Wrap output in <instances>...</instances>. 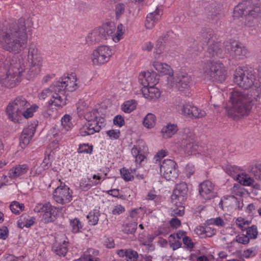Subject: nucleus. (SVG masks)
<instances>
[{"label": "nucleus", "mask_w": 261, "mask_h": 261, "mask_svg": "<svg viewBox=\"0 0 261 261\" xmlns=\"http://www.w3.org/2000/svg\"><path fill=\"white\" fill-rule=\"evenodd\" d=\"M138 258V253L137 251L132 249H127L125 260L126 261H137Z\"/></svg>", "instance_id": "obj_45"}, {"label": "nucleus", "mask_w": 261, "mask_h": 261, "mask_svg": "<svg viewBox=\"0 0 261 261\" xmlns=\"http://www.w3.org/2000/svg\"><path fill=\"white\" fill-rule=\"evenodd\" d=\"M24 18L5 26L0 32V43L10 53L18 54L27 47L28 36Z\"/></svg>", "instance_id": "obj_1"}, {"label": "nucleus", "mask_w": 261, "mask_h": 261, "mask_svg": "<svg viewBox=\"0 0 261 261\" xmlns=\"http://www.w3.org/2000/svg\"><path fill=\"white\" fill-rule=\"evenodd\" d=\"M170 224L172 227L177 228L181 225V222L176 217H173L170 220Z\"/></svg>", "instance_id": "obj_64"}, {"label": "nucleus", "mask_w": 261, "mask_h": 261, "mask_svg": "<svg viewBox=\"0 0 261 261\" xmlns=\"http://www.w3.org/2000/svg\"><path fill=\"white\" fill-rule=\"evenodd\" d=\"M113 54V51L109 47L102 45L93 51L91 59L94 64L101 65L108 62Z\"/></svg>", "instance_id": "obj_11"}, {"label": "nucleus", "mask_w": 261, "mask_h": 261, "mask_svg": "<svg viewBox=\"0 0 261 261\" xmlns=\"http://www.w3.org/2000/svg\"><path fill=\"white\" fill-rule=\"evenodd\" d=\"M231 106L228 108V116L239 119L247 116L253 106V96L248 91H233L230 96Z\"/></svg>", "instance_id": "obj_2"}, {"label": "nucleus", "mask_w": 261, "mask_h": 261, "mask_svg": "<svg viewBox=\"0 0 261 261\" xmlns=\"http://www.w3.org/2000/svg\"><path fill=\"white\" fill-rule=\"evenodd\" d=\"M93 151V146L88 143L80 144L77 152L80 153H86L91 154Z\"/></svg>", "instance_id": "obj_44"}, {"label": "nucleus", "mask_w": 261, "mask_h": 261, "mask_svg": "<svg viewBox=\"0 0 261 261\" xmlns=\"http://www.w3.org/2000/svg\"><path fill=\"white\" fill-rule=\"evenodd\" d=\"M195 140L194 135L191 132H187L183 135L181 144L187 149L191 148L193 146V142Z\"/></svg>", "instance_id": "obj_31"}, {"label": "nucleus", "mask_w": 261, "mask_h": 261, "mask_svg": "<svg viewBox=\"0 0 261 261\" xmlns=\"http://www.w3.org/2000/svg\"><path fill=\"white\" fill-rule=\"evenodd\" d=\"M105 125V119L103 118L98 117L93 122L86 123L80 129L79 136L85 137L99 132L101 128Z\"/></svg>", "instance_id": "obj_13"}, {"label": "nucleus", "mask_w": 261, "mask_h": 261, "mask_svg": "<svg viewBox=\"0 0 261 261\" xmlns=\"http://www.w3.org/2000/svg\"><path fill=\"white\" fill-rule=\"evenodd\" d=\"M138 223L136 222H132L124 225L123 231L127 234H134L137 228Z\"/></svg>", "instance_id": "obj_41"}, {"label": "nucleus", "mask_w": 261, "mask_h": 261, "mask_svg": "<svg viewBox=\"0 0 261 261\" xmlns=\"http://www.w3.org/2000/svg\"><path fill=\"white\" fill-rule=\"evenodd\" d=\"M68 242L63 241L62 243L56 242L52 246V250L57 255L59 256H64L68 251Z\"/></svg>", "instance_id": "obj_28"}, {"label": "nucleus", "mask_w": 261, "mask_h": 261, "mask_svg": "<svg viewBox=\"0 0 261 261\" xmlns=\"http://www.w3.org/2000/svg\"><path fill=\"white\" fill-rule=\"evenodd\" d=\"M142 92L144 96L150 100H154L159 98L161 95L160 90L154 86L143 87Z\"/></svg>", "instance_id": "obj_24"}, {"label": "nucleus", "mask_w": 261, "mask_h": 261, "mask_svg": "<svg viewBox=\"0 0 261 261\" xmlns=\"http://www.w3.org/2000/svg\"><path fill=\"white\" fill-rule=\"evenodd\" d=\"M98 253V251L90 248L81 257V259L82 261H99V258L94 255H97Z\"/></svg>", "instance_id": "obj_33"}, {"label": "nucleus", "mask_w": 261, "mask_h": 261, "mask_svg": "<svg viewBox=\"0 0 261 261\" xmlns=\"http://www.w3.org/2000/svg\"><path fill=\"white\" fill-rule=\"evenodd\" d=\"M10 208L13 213L18 214L19 202L15 201L12 202L10 205Z\"/></svg>", "instance_id": "obj_63"}, {"label": "nucleus", "mask_w": 261, "mask_h": 261, "mask_svg": "<svg viewBox=\"0 0 261 261\" xmlns=\"http://www.w3.org/2000/svg\"><path fill=\"white\" fill-rule=\"evenodd\" d=\"M120 174L125 181H131L134 179V176L125 168H123L120 170Z\"/></svg>", "instance_id": "obj_51"}, {"label": "nucleus", "mask_w": 261, "mask_h": 261, "mask_svg": "<svg viewBox=\"0 0 261 261\" xmlns=\"http://www.w3.org/2000/svg\"><path fill=\"white\" fill-rule=\"evenodd\" d=\"M137 106V103L135 100L126 101L121 106L122 110L126 113H130L134 111Z\"/></svg>", "instance_id": "obj_37"}, {"label": "nucleus", "mask_w": 261, "mask_h": 261, "mask_svg": "<svg viewBox=\"0 0 261 261\" xmlns=\"http://www.w3.org/2000/svg\"><path fill=\"white\" fill-rule=\"evenodd\" d=\"M206 223L208 225H215L218 226H223L224 224L223 220L220 217L211 218L206 220Z\"/></svg>", "instance_id": "obj_49"}, {"label": "nucleus", "mask_w": 261, "mask_h": 261, "mask_svg": "<svg viewBox=\"0 0 261 261\" xmlns=\"http://www.w3.org/2000/svg\"><path fill=\"white\" fill-rule=\"evenodd\" d=\"M69 82L71 83L67 76L60 78L58 81L50 86L49 88L53 94L48 102V106H55L60 109L66 105L65 93L67 87L69 86Z\"/></svg>", "instance_id": "obj_3"}, {"label": "nucleus", "mask_w": 261, "mask_h": 261, "mask_svg": "<svg viewBox=\"0 0 261 261\" xmlns=\"http://www.w3.org/2000/svg\"><path fill=\"white\" fill-rule=\"evenodd\" d=\"M9 230L6 226L0 228V239L6 240L8 236Z\"/></svg>", "instance_id": "obj_62"}, {"label": "nucleus", "mask_w": 261, "mask_h": 261, "mask_svg": "<svg viewBox=\"0 0 261 261\" xmlns=\"http://www.w3.org/2000/svg\"><path fill=\"white\" fill-rule=\"evenodd\" d=\"M166 37H161L156 41V43L155 47V51H154V56L155 59H159L160 55L163 52L164 50V44L163 43L164 38Z\"/></svg>", "instance_id": "obj_38"}, {"label": "nucleus", "mask_w": 261, "mask_h": 261, "mask_svg": "<svg viewBox=\"0 0 261 261\" xmlns=\"http://www.w3.org/2000/svg\"><path fill=\"white\" fill-rule=\"evenodd\" d=\"M156 117L154 115L148 113L143 120L144 126L147 128H152L155 124Z\"/></svg>", "instance_id": "obj_40"}, {"label": "nucleus", "mask_w": 261, "mask_h": 261, "mask_svg": "<svg viewBox=\"0 0 261 261\" xmlns=\"http://www.w3.org/2000/svg\"><path fill=\"white\" fill-rule=\"evenodd\" d=\"M106 134L112 140L118 139L120 135V132L118 129H111L106 132Z\"/></svg>", "instance_id": "obj_54"}, {"label": "nucleus", "mask_w": 261, "mask_h": 261, "mask_svg": "<svg viewBox=\"0 0 261 261\" xmlns=\"http://www.w3.org/2000/svg\"><path fill=\"white\" fill-rule=\"evenodd\" d=\"M199 193L205 200H210L216 196L214 185L208 180H205L199 185Z\"/></svg>", "instance_id": "obj_17"}, {"label": "nucleus", "mask_w": 261, "mask_h": 261, "mask_svg": "<svg viewBox=\"0 0 261 261\" xmlns=\"http://www.w3.org/2000/svg\"><path fill=\"white\" fill-rule=\"evenodd\" d=\"M113 123L115 125L121 127L124 124L125 121L123 117L120 115H118L114 118Z\"/></svg>", "instance_id": "obj_58"}, {"label": "nucleus", "mask_w": 261, "mask_h": 261, "mask_svg": "<svg viewBox=\"0 0 261 261\" xmlns=\"http://www.w3.org/2000/svg\"><path fill=\"white\" fill-rule=\"evenodd\" d=\"M153 66L161 73L163 74H169L170 73L171 68L170 66L166 63L155 61L153 62Z\"/></svg>", "instance_id": "obj_35"}, {"label": "nucleus", "mask_w": 261, "mask_h": 261, "mask_svg": "<svg viewBox=\"0 0 261 261\" xmlns=\"http://www.w3.org/2000/svg\"><path fill=\"white\" fill-rule=\"evenodd\" d=\"M246 233V236H247L248 238L255 239L258 233L256 226L253 225L251 227H248V228L247 229Z\"/></svg>", "instance_id": "obj_53"}, {"label": "nucleus", "mask_w": 261, "mask_h": 261, "mask_svg": "<svg viewBox=\"0 0 261 261\" xmlns=\"http://www.w3.org/2000/svg\"><path fill=\"white\" fill-rule=\"evenodd\" d=\"M222 45L218 42H214L208 44L207 53L210 58H223L224 57L222 49Z\"/></svg>", "instance_id": "obj_22"}, {"label": "nucleus", "mask_w": 261, "mask_h": 261, "mask_svg": "<svg viewBox=\"0 0 261 261\" xmlns=\"http://www.w3.org/2000/svg\"><path fill=\"white\" fill-rule=\"evenodd\" d=\"M69 77L70 80H71V77ZM70 81L71 83L70 84V83L69 82V86L67 87V88L66 89V90L72 92L81 87V85L79 83H73V81L70 80Z\"/></svg>", "instance_id": "obj_59"}, {"label": "nucleus", "mask_w": 261, "mask_h": 261, "mask_svg": "<svg viewBox=\"0 0 261 261\" xmlns=\"http://www.w3.org/2000/svg\"><path fill=\"white\" fill-rule=\"evenodd\" d=\"M232 193L240 197H242L245 194V192L242 188H239L236 186L232 188Z\"/></svg>", "instance_id": "obj_61"}, {"label": "nucleus", "mask_w": 261, "mask_h": 261, "mask_svg": "<svg viewBox=\"0 0 261 261\" xmlns=\"http://www.w3.org/2000/svg\"><path fill=\"white\" fill-rule=\"evenodd\" d=\"M161 173L163 176L168 180H173L178 176V170L176 167V163L170 159L164 160L160 164Z\"/></svg>", "instance_id": "obj_12"}, {"label": "nucleus", "mask_w": 261, "mask_h": 261, "mask_svg": "<svg viewBox=\"0 0 261 261\" xmlns=\"http://www.w3.org/2000/svg\"><path fill=\"white\" fill-rule=\"evenodd\" d=\"M62 132L64 133L69 130L72 126L71 118L69 115L66 114L61 118Z\"/></svg>", "instance_id": "obj_39"}, {"label": "nucleus", "mask_w": 261, "mask_h": 261, "mask_svg": "<svg viewBox=\"0 0 261 261\" xmlns=\"http://www.w3.org/2000/svg\"><path fill=\"white\" fill-rule=\"evenodd\" d=\"M191 78L187 74H181L178 76L176 81V86L180 91L188 89L191 83Z\"/></svg>", "instance_id": "obj_26"}, {"label": "nucleus", "mask_w": 261, "mask_h": 261, "mask_svg": "<svg viewBox=\"0 0 261 261\" xmlns=\"http://www.w3.org/2000/svg\"><path fill=\"white\" fill-rule=\"evenodd\" d=\"M178 130V126L176 124L169 123L167 125L163 127L161 133L164 138H168L176 134Z\"/></svg>", "instance_id": "obj_30"}, {"label": "nucleus", "mask_w": 261, "mask_h": 261, "mask_svg": "<svg viewBox=\"0 0 261 261\" xmlns=\"http://www.w3.org/2000/svg\"><path fill=\"white\" fill-rule=\"evenodd\" d=\"M188 188L185 182L177 184L171 196L172 203L175 205L177 203L183 204L187 199Z\"/></svg>", "instance_id": "obj_16"}, {"label": "nucleus", "mask_w": 261, "mask_h": 261, "mask_svg": "<svg viewBox=\"0 0 261 261\" xmlns=\"http://www.w3.org/2000/svg\"><path fill=\"white\" fill-rule=\"evenodd\" d=\"M250 176H253L256 180H261V164H256L250 166L248 168Z\"/></svg>", "instance_id": "obj_32"}, {"label": "nucleus", "mask_w": 261, "mask_h": 261, "mask_svg": "<svg viewBox=\"0 0 261 261\" xmlns=\"http://www.w3.org/2000/svg\"><path fill=\"white\" fill-rule=\"evenodd\" d=\"M113 33V31L111 29L100 28L89 33L86 37V40L89 45L95 44L102 40H107L108 37H109V35Z\"/></svg>", "instance_id": "obj_15"}, {"label": "nucleus", "mask_w": 261, "mask_h": 261, "mask_svg": "<svg viewBox=\"0 0 261 261\" xmlns=\"http://www.w3.org/2000/svg\"><path fill=\"white\" fill-rule=\"evenodd\" d=\"M240 182L244 186H252L253 190L254 192H256V191L259 190L260 185L256 182L254 179L248 174H243L241 176Z\"/></svg>", "instance_id": "obj_29"}, {"label": "nucleus", "mask_w": 261, "mask_h": 261, "mask_svg": "<svg viewBox=\"0 0 261 261\" xmlns=\"http://www.w3.org/2000/svg\"><path fill=\"white\" fill-rule=\"evenodd\" d=\"M203 72L210 77L212 80L222 82L226 77V70L223 64L220 62L208 60L203 67Z\"/></svg>", "instance_id": "obj_5"}, {"label": "nucleus", "mask_w": 261, "mask_h": 261, "mask_svg": "<svg viewBox=\"0 0 261 261\" xmlns=\"http://www.w3.org/2000/svg\"><path fill=\"white\" fill-rule=\"evenodd\" d=\"M73 192L72 190L64 184L58 187L54 191L53 198L55 201L64 205L69 203L72 200Z\"/></svg>", "instance_id": "obj_10"}, {"label": "nucleus", "mask_w": 261, "mask_h": 261, "mask_svg": "<svg viewBox=\"0 0 261 261\" xmlns=\"http://www.w3.org/2000/svg\"><path fill=\"white\" fill-rule=\"evenodd\" d=\"M83 225L81 221L77 218L70 220V227L71 232L77 233L82 231Z\"/></svg>", "instance_id": "obj_34"}, {"label": "nucleus", "mask_w": 261, "mask_h": 261, "mask_svg": "<svg viewBox=\"0 0 261 261\" xmlns=\"http://www.w3.org/2000/svg\"><path fill=\"white\" fill-rule=\"evenodd\" d=\"M181 111L182 114L191 118H202L206 115L205 111L190 103L184 105Z\"/></svg>", "instance_id": "obj_18"}, {"label": "nucleus", "mask_w": 261, "mask_h": 261, "mask_svg": "<svg viewBox=\"0 0 261 261\" xmlns=\"http://www.w3.org/2000/svg\"><path fill=\"white\" fill-rule=\"evenodd\" d=\"M101 214L98 210H93L89 212L87 216L88 219L89 224L91 225H95L97 224L99 220V217L100 216Z\"/></svg>", "instance_id": "obj_36"}, {"label": "nucleus", "mask_w": 261, "mask_h": 261, "mask_svg": "<svg viewBox=\"0 0 261 261\" xmlns=\"http://www.w3.org/2000/svg\"><path fill=\"white\" fill-rule=\"evenodd\" d=\"M125 211V208L122 205L119 204L116 205L112 210V214L113 215H119Z\"/></svg>", "instance_id": "obj_60"}, {"label": "nucleus", "mask_w": 261, "mask_h": 261, "mask_svg": "<svg viewBox=\"0 0 261 261\" xmlns=\"http://www.w3.org/2000/svg\"><path fill=\"white\" fill-rule=\"evenodd\" d=\"M28 59L30 64L28 71V78L33 79L40 73L42 64V57L34 44H31L29 46Z\"/></svg>", "instance_id": "obj_6"}, {"label": "nucleus", "mask_w": 261, "mask_h": 261, "mask_svg": "<svg viewBox=\"0 0 261 261\" xmlns=\"http://www.w3.org/2000/svg\"><path fill=\"white\" fill-rule=\"evenodd\" d=\"M44 170L41 165L36 164L31 168L30 173L32 176H35L41 175Z\"/></svg>", "instance_id": "obj_50"}, {"label": "nucleus", "mask_w": 261, "mask_h": 261, "mask_svg": "<svg viewBox=\"0 0 261 261\" xmlns=\"http://www.w3.org/2000/svg\"><path fill=\"white\" fill-rule=\"evenodd\" d=\"M183 244L185 246V248L191 250L194 246V243L192 242V239L187 236H185L182 238Z\"/></svg>", "instance_id": "obj_55"}, {"label": "nucleus", "mask_w": 261, "mask_h": 261, "mask_svg": "<svg viewBox=\"0 0 261 261\" xmlns=\"http://www.w3.org/2000/svg\"><path fill=\"white\" fill-rule=\"evenodd\" d=\"M38 106L36 105H33L30 108H26L25 110L22 111L21 115H23L24 118H29L33 116V114L38 109Z\"/></svg>", "instance_id": "obj_42"}, {"label": "nucleus", "mask_w": 261, "mask_h": 261, "mask_svg": "<svg viewBox=\"0 0 261 261\" xmlns=\"http://www.w3.org/2000/svg\"><path fill=\"white\" fill-rule=\"evenodd\" d=\"M97 114V111L93 110L91 112L86 113L84 115V117L88 121L87 123H91L93 122L96 119H98Z\"/></svg>", "instance_id": "obj_47"}, {"label": "nucleus", "mask_w": 261, "mask_h": 261, "mask_svg": "<svg viewBox=\"0 0 261 261\" xmlns=\"http://www.w3.org/2000/svg\"><path fill=\"white\" fill-rule=\"evenodd\" d=\"M214 33L211 28H203L201 29L197 38L199 41L207 45L214 42Z\"/></svg>", "instance_id": "obj_23"}, {"label": "nucleus", "mask_w": 261, "mask_h": 261, "mask_svg": "<svg viewBox=\"0 0 261 261\" xmlns=\"http://www.w3.org/2000/svg\"><path fill=\"white\" fill-rule=\"evenodd\" d=\"M34 210L36 213L43 214V219L45 223L54 222L56 219V208L54 207L49 202L44 204H38Z\"/></svg>", "instance_id": "obj_14"}, {"label": "nucleus", "mask_w": 261, "mask_h": 261, "mask_svg": "<svg viewBox=\"0 0 261 261\" xmlns=\"http://www.w3.org/2000/svg\"><path fill=\"white\" fill-rule=\"evenodd\" d=\"M125 5L121 3L118 4L116 6L115 13L117 18L123 14L125 10Z\"/></svg>", "instance_id": "obj_57"}, {"label": "nucleus", "mask_w": 261, "mask_h": 261, "mask_svg": "<svg viewBox=\"0 0 261 261\" xmlns=\"http://www.w3.org/2000/svg\"><path fill=\"white\" fill-rule=\"evenodd\" d=\"M235 242L244 245L247 244L249 242V238L245 234L238 235L236 236V239L233 240L231 243L232 244Z\"/></svg>", "instance_id": "obj_52"}, {"label": "nucleus", "mask_w": 261, "mask_h": 261, "mask_svg": "<svg viewBox=\"0 0 261 261\" xmlns=\"http://www.w3.org/2000/svg\"><path fill=\"white\" fill-rule=\"evenodd\" d=\"M233 14L236 17L245 16L249 22L253 21V18L261 14V4L255 0L244 2L234 7Z\"/></svg>", "instance_id": "obj_4"}, {"label": "nucleus", "mask_w": 261, "mask_h": 261, "mask_svg": "<svg viewBox=\"0 0 261 261\" xmlns=\"http://www.w3.org/2000/svg\"><path fill=\"white\" fill-rule=\"evenodd\" d=\"M256 249L254 247L247 249L243 251V255L245 258H250L255 256L256 254Z\"/></svg>", "instance_id": "obj_56"}, {"label": "nucleus", "mask_w": 261, "mask_h": 261, "mask_svg": "<svg viewBox=\"0 0 261 261\" xmlns=\"http://www.w3.org/2000/svg\"><path fill=\"white\" fill-rule=\"evenodd\" d=\"M22 60L18 59V61L12 60L10 62V66L6 68V75L5 77H1V82L6 87H12V84H8L9 81H14V77H18L21 73L24 70V64L22 63Z\"/></svg>", "instance_id": "obj_8"}, {"label": "nucleus", "mask_w": 261, "mask_h": 261, "mask_svg": "<svg viewBox=\"0 0 261 261\" xmlns=\"http://www.w3.org/2000/svg\"><path fill=\"white\" fill-rule=\"evenodd\" d=\"M30 106V103L22 96H17L12 103H10L7 108V113L8 117L12 121L18 120L21 116L22 111Z\"/></svg>", "instance_id": "obj_7"}, {"label": "nucleus", "mask_w": 261, "mask_h": 261, "mask_svg": "<svg viewBox=\"0 0 261 261\" xmlns=\"http://www.w3.org/2000/svg\"><path fill=\"white\" fill-rule=\"evenodd\" d=\"M36 125H30L24 128L19 138V145L22 148H25L30 143L35 132Z\"/></svg>", "instance_id": "obj_20"}, {"label": "nucleus", "mask_w": 261, "mask_h": 261, "mask_svg": "<svg viewBox=\"0 0 261 261\" xmlns=\"http://www.w3.org/2000/svg\"><path fill=\"white\" fill-rule=\"evenodd\" d=\"M123 29V25L121 23L119 24L117 28L116 33L113 36H112V34L109 35V36L111 35L112 36V39L115 42H118L121 39L124 33Z\"/></svg>", "instance_id": "obj_46"}, {"label": "nucleus", "mask_w": 261, "mask_h": 261, "mask_svg": "<svg viewBox=\"0 0 261 261\" xmlns=\"http://www.w3.org/2000/svg\"><path fill=\"white\" fill-rule=\"evenodd\" d=\"M161 15L162 14H160V11L158 8H156L154 12L148 14L146 16L145 21L146 28L148 29H152L160 19Z\"/></svg>", "instance_id": "obj_25"}, {"label": "nucleus", "mask_w": 261, "mask_h": 261, "mask_svg": "<svg viewBox=\"0 0 261 261\" xmlns=\"http://www.w3.org/2000/svg\"><path fill=\"white\" fill-rule=\"evenodd\" d=\"M226 47V49L230 52V56L232 58L244 56L247 53L246 48L237 41H233L231 43L227 42Z\"/></svg>", "instance_id": "obj_21"}, {"label": "nucleus", "mask_w": 261, "mask_h": 261, "mask_svg": "<svg viewBox=\"0 0 261 261\" xmlns=\"http://www.w3.org/2000/svg\"><path fill=\"white\" fill-rule=\"evenodd\" d=\"M256 80L255 75L252 71L241 68L236 69L233 81L238 86L244 89H248L254 85Z\"/></svg>", "instance_id": "obj_9"}, {"label": "nucleus", "mask_w": 261, "mask_h": 261, "mask_svg": "<svg viewBox=\"0 0 261 261\" xmlns=\"http://www.w3.org/2000/svg\"><path fill=\"white\" fill-rule=\"evenodd\" d=\"M51 151L49 153H47V151H46L45 155L42 163L40 164L43 168L45 170L48 169L51 165Z\"/></svg>", "instance_id": "obj_48"}, {"label": "nucleus", "mask_w": 261, "mask_h": 261, "mask_svg": "<svg viewBox=\"0 0 261 261\" xmlns=\"http://www.w3.org/2000/svg\"><path fill=\"white\" fill-rule=\"evenodd\" d=\"M29 170L28 166L25 165H19L10 170L9 176L11 179H14L19 176L24 174Z\"/></svg>", "instance_id": "obj_27"}, {"label": "nucleus", "mask_w": 261, "mask_h": 261, "mask_svg": "<svg viewBox=\"0 0 261 261\" xmlns=\"http://www.w3.org/2000/svg\"><path fill=\"white\" fill-rule=\"evenodd\" d=\"M182 204L177 203V205H175L177 207L173 208L171 213V215L174 217L177 216H182L185 214V207L182 205Z\"/></svg>", "instance_id": "obj_43"}, {"label": "nucleus", "mask_w": 261, "mask_h": 261, "mask_svg": "<svg viewBox=\"0 0 261 261\" xmlns=\"http://www.w3.org/2000/svg\"><path fill=\"white\" fill-rule=\"evenodd\" d=\"M138 80L144 87H149L154 86L158 83L159 78L155 72L146 71L141 72L139 75Z\"/></svg>", "instance_id": "obj_19"}]
</instances>
